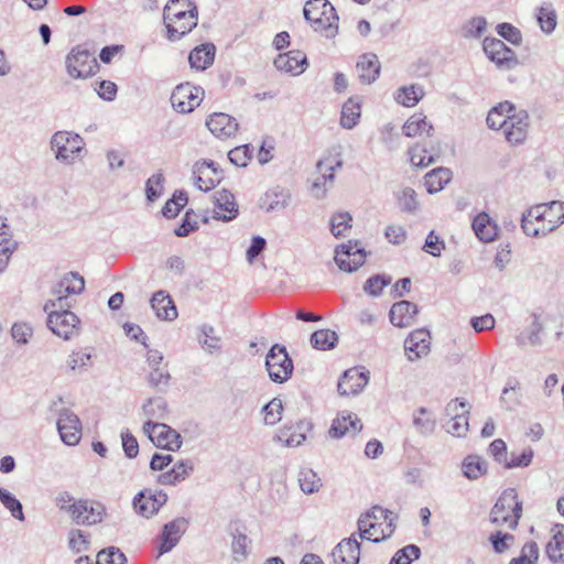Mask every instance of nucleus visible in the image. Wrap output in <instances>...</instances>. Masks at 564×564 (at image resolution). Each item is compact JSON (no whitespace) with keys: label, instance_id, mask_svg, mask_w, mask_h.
Instances as JSON below:
<instances>
[{"label":"nucleus","instance_id":"nucleus-1","mask_svg":"<svg viewBox=\"0 0 564 564\" xmlns=\"http://www.w3.org/2000/svg\"><path fill=\"white\" fill-rule=\"evenodd\" d=\"M392 512L380 506H373L358 519L359 536L379 543L389 538L395 529Z\"/></svg>","mask_w":564,"mask_h":564},{"label":"nucleus","instance_id":"nucleus-2","mask_svg":"<svg viewBox=\"0 0 564 564\" xmlns=\"http://www.w3.org/2000/svg\"><path fill=\"white\" fill-rule=\"evenodd\" d=\"M304 18L314 31L326 39H333L338 33V15L328 0H308L303 9Z\"/></svg>","mask_w":564,"mask_h":564},{"label":"nucleus","instance_id":"nucleus-3","mask_svg":"<svg viewBox=\"0 0 564 564\" xmlns=\"http://www.w3.org/2000/svg\"><path fill=\"white\" fill-rule=\"evenodd\" d=\"M522 516V501L514 488L505 489L490 511V521L514 530Z\"/></svg>","mask_w":564,"mask_h":564},{"label":"nucleus","instance_id":"nucleus-4","mask_svg":"<svg viewBox=\"0 0 564 564\" xmlns=\"http://www.w3.org/2000/svg\"><path fill=\"white\" fill-rule=\"evenodd\" d=\"M50 147L57 162L72 165L83 152L85 142L78 133L61 130L51 137Z\"/></svg>","mask_w":564,"mask_h":564},{"label":"nucleus","instance_id":"nucleus-5","mask_svg":"<svg viewBox=\"0 0 564 564\" xmlns=\"http://www.w3.org/2000/svg\"><path fill=\"white\" fill-rule=\"evenodd\" d=\"M170 8H163V24L166 29V39L171 42L180 41L187 35L198 23V12H194V8L189 13L177 11Z\"/></svg>","mask_w":564,"mask_h":564},{"label":"nucleus","instance_id":"nucleus-6","mask_svg":"<svg viewBox=\"0 0 564 564\" xmlns=\"http://www.w3.org/2000/svg\"><path fill=\"white\" fill-rule=\"evenodd\" d=\"M44 312L47 313V327L54 335L69 340L79 334L80 321L76 314L69 311V307L51 308Z\"/></svg>","mask_w":564,"mask_h":564},{"label":"nucleus","instance_id":"nucleus-7","mask_svg":"<svg viewBox=\"0 0 564 564\" xmlns=\"http://www.w3.org/2000/svg\"><path fill=\"white\" fill-rule=\"evenodd\" d=\"M265 368L273 382L283 383L292 376L293 361L290 358L286 348L274 344L265 357Z\"/></svg>","mask_w":564,"mask_h":564},{"label":"nucleus","instance_id":"nucleus-8","mask_svg":"<svg viewBox=\"0 0 564 564\" xmlns=\"http://www.w3.org/2000/svg\"><path fill=\"white\" fill-rule=\"evenodd\" d=\"M107 516L104 503L91 499H78L74 506L70 520L77 525H96L101 523Z\"/></svg>","mask_w":564,"mask_h":564},{"label":"nucleus","instance_id":"nucleus-9","mask_svg":"<svg viewBox=\"0 0 564 564\" xmlns=\"http://www.w3.org/2000/svg\"><path fill=\"white\" fill-rule=\"evenodd\" d=\"M142 429L144 434L156 447L174 452L182 446L181 435L165 423L144 422Z\"/></svg>","mask_w":564,"mask_h":564},{"label":"nucleus","instance_id":"nucleus-10","mask_svg":"<svg viewBox=\"0 0 564 564\" xmlns=\"http://www.w3.org/2000/svg\"><path fill=\"white\" fill-rule=\"evenodd\" d=\"M66 70L73 78L93 76L97 68L96 58L87 50L74 47L66 56Z\"/></svg>","mask_w":564,"mask_h":564},{"label":"nucleus","instance_id":"nucleus-11","mask_svg":"<svg viewBox=\"0 0 564 564\" xmlns=\"http://www.w3.org/2000/svg\"><path fill=\"white\" fill-rule=\"evenodd\" d=\"M204 90L188 83L177 85L171 95L172 107L180 113H189L203 100Z\"/></svg>","mask_w":564,"mask_h":564},{"label":"nucleus","instance_id":"nucleus-12","mask_svg":"<svg viewBox=\"0 0 564 564\" xmlns=\"http://www.w3.org/2000/svg\"><path fill=\"white\" fill-rule=\"evenodd\" d=\"M482 47L486 56L500 69L509 70L519 64L516 53L499 39L486 37Z\"/></svg>","mask_w":564,"mask_h":564},{"label":"nucleus","instance_id":"nucleus-13","mask_svg":"<svg viewBox=\"0 0 564 564\" xmlns=\"http://www.w3.org/2000/svg\"><path fill=\"white\" fill-rule=\"evenodd\" d=\"M338 268L345 272L358 270L366 261V251L358 241L349 240L335 249L334 258Z\"/></svg>","mask_w":564,"mask_h":564},{"label":"nucleus","instance_id":"nucleus-14","mask_svg":"<svg viewBox=\"0 0 564 564\" xmlns=\"http://www.w3.org/2000/svg\"><path fill=\"white\" fill-rule=\"evenodd\" d=\"M166 501L167 495L164 491L144 489L134 496L132 507L137 514L149 519L156 514Z\"/></svg>","mask_w":564,"mask_h":564},{"label":"nucleus","instance_id":"nucleus-15","mask_svg":"<svg viewBox=\"0 0 564 564\" xmlns=\"http://www.w3.org/2000/svg\"><path fill=\"white\" fill-rule=\"evenodd\" d=\"M57 430L62 441L69 446L78 444L82 437V423L79 417L69 409H62L58 413Z\"/></svg>","mask_w":564,"mask_h":564},{"label":"nucleus","instance_id":"nucleus-16","mask_svg":"<svg viewBox=\"0 0 564 564\" xmlns=\"http://www.w3.org/2000/svg\"><path fill=\"white\" fill-rule=\"evenodd\" d=\"M195 186L204 192L213 189L221 180V171L214 161L196 162L193 166Z\"/></svg>","mask_w":564,"mask_h":564},{"label":"nucleus","instance_id":"nucleus-17","mask_svg":"<svg viewBox=\"0 0 564 564\" xmlns=\"http://www.w3.org/2000/svg\"><path fill=\"white\" fill-rule=\"evenodd\" d=\"M529 128V115L525 110H519L514 108L508 118L507 124L503 129V135L506 140L513 145L521 144L528 134Z\"/></svg>","mask_w":564,"mask_h":564},{"label":"nucleus","instance_id":"nucleus-18","mask_svg":"<svg viewBox=\"0 0 564 564\" xmlns=\"http://www.w3.org/2000/svg\"><path fill=\"white\" fill-rule=\"evenodd\" d=\"M362 430V423L357 414L341 411L333 420L328 434L332 438H341L345 435H356Z\"/></svg>","mask_w":564,"mask_h":564},{"label":"nucleus","instance_id":"nucleus-19","mask_svg":"<svg viewBox=\"0 0 564 564\" xmlns=\"http://www.w3.org/2000/svg\"><path fill=\"white\" fill-rule=\"evenodd\" d=\"M206 127L216 138L225 140L235 137L239 126L236 118L215 112L206 119Z\"/></svg>","mask_w":564,"mask_h":564},{"label":"nucleus","instance_id":"nucleus-20","mask_svg":"<svg viewBox=\"0 0 564 564\" xmlns=\"http://www.w3.org/2000/svg\"><path fill=\"white\" fill-rule=\"evenodd\" d=\"M187 528V520L184 518H176L164 524L161 533V543L159 554L170 552L180 541Z\"/></svg>","mask_w":564,"mask_h":564},{"label":"nucleus","instance_id":"nucleus-21","mask_svg":"<svg viewBox=\"0 0 564 564\" xmlns=\"http://www.w3.org/2000/svg\"><path fill=\"white\" fill-rule=\"evenodd\" d=\"M334 564H358L360 558V544L352 534L343 539L332 552Z\"/></svg>","mask_w":564,"mask_h":564},{"label":"nucleus","instance_id":"nucleus-22","mask_svg":"<svg viewBox=\"0 0 564 564\" xmlns=\"http://www.w3.org/2000/svg\"><path fill=\"white\" fill-rule=\"evenodd\" d=\"M368 376L356 368L344 372L338 381L337 390L340 395H356L360 393L368 383Z\"/></svg>","mask_w":564,"mask_h":564},{"label":"nucleus","instance_id":"nucleus-23","mask_svg":"<svg viewBox=\"0 0 564 564\" xmlns=\"http://www.w3.org/2000/svg\"><path fill=\"white\" fill-rule=\"evenodd\" d=\"M276 69L292 75H300L307 65L306 55L300 50H292L284 54H279L273 62Z\"/></svg>","mask_w":564,"mask_h":564},{"label":"nucleus","instance_id":"nucleus-24","mask_svg":"<svg viewBox=\"0 0 564 564\" xmlns=\"http://www.w3.org/2000/svg\"><path fill=\"white\" fill-rule=\"evenodd\" d=\"M215 210L213 218L223 221H230L238 215V207L235 202L234 195L227 191L221 189L215 193Z\"/></svg>","mask_w":564,"mask_h":564},{"label":"nucleus","instance_id":"nucleus-25","mask_svg":"<svg viewBox=\"0 0 564 564\" xmlns=\"http://www.w3.org/2000/svg\"><path fill=\"white\" fill-rule=\"evenodd\" d=\"M431 335L426 329L412 332L404 341V349L409 352L408 358L413 361L430 351Z\"/></svg>","mask_w":564,"mask_h":564},{"label":"nucleus","instance_id":"nucleus-26","mask_svg":"<svg viewBox=\"0 0 564 564\" xmlns=\"http://www.w3.org/2000/svg\"><path fill=\"white\" fill-rule=\"evenodd\" d=\"M380 69L379 58L373 53L362 54L356 64L358 79L365 85L372 84L379 77Z\"/></svg>","mask_w":564,"mask_h":564},{"label":"nucleus","instance_id":"nucleus-27","mask_svg":"<svg viewBox=\"0 0 564 564\" xmlns=\"http://www.w3.org/2000/svg\"><path fill=\"white\" fill-rule=\"evenodd\" d=\"M417 312V306L410 301L397 302L390 308V322L397 327H409L414 323Z\"/></svg>","mask_w":564,"mask_h":564},{"label":"nucleus","instance_id":"nucleus-28","mask_svg":"<svg viewBox=\"0 0 564 564\" xmlns=\"http://www.w3.org/2000/svg\"><path fill=\"white\" fill-rule=\"evenodd\" d=\"M150 304L156 317L162 321H174L177 317L176 306L165 291L155 292L151 297Z\"/></svg>","mask_w":564,"mask_h":564},{"label":"nucleus","instance_id":"nucleus-29","mask_svg":"<svg viewBox=\"0 0 564 564\" xmlns=\"http://www.w3.org/2000/svg\"><path fill=\"white\" fill-rule=\"evenodd\" d=\"M291 199V195L289 191L274 187L269 189L261 198H260V207L265 212H274L284 209Z\"/></svg>","mask_w":564,"mask_h":564},{"label":"nucleus","instance_id":"nucleus-30","mask_svg":"<svg viewBox=\"0 0 564 564\" xmlns=\"http://www.w3.org/2000/svg\"><path fill=\"white\" fill-rule=\"evenodd\" d=\"M215 45L212 43L202 44L191 51L188 62L192 68L204 70L209 67L215 59Z\"/></svg>","mask_w":564,"mask_h":564},{"label":"nucleus","instance_id":"nucleus-31","mask_svg":"<svg viewBox=\"0 0 564 564\" xmlns=\"http://www.w3.org/2000/svg\"><path fill=\"white\" fill-rule=\"evenodd\" d=\"M433 130V124L422 112L412 115L402 127L403 134L409 138L420 137L424 133L430 137Z\"/></svg>","mask_w":564,"mask_h":564},{"label":"nucleus","instance_id":"nucleus-32","mask_svg":"<svg viewBox=\"0 0 564 564\" xmlns=\"http://www.w3.org/2000/svg\"><path fill=\"white\" fill-rule=\"evenodd\" d=\"M473 229L476 236L485 242H490L498 236V226L488 214L480 213L473 220Z\"/></svg>","mask_w":564,"mask_h":564},{"label":"nucleus","instance_id":"nucleus-33","mask_svg":"<svg viewBox=\"0 0 564 564\" xmlns=\"http://www.w3.org/2000/svg\"><path fill=\"white\" fill-rule=\"evenodd\" d=\"M514 110V105L510 101H503L499 105L495 106L487 115V126L492 130H502L505 129L508 118L511 112Z\"/></svg>","mask_w":564,"mask_h":564},{"label":"nucleus","instance_id":"nucleus-34","mask_svg":"<svg viewBox=\"0 0 564 564\" xmlns=\"http://www.w3.org/2000/svg\"><path fill=\"white\" fill-rule=\"evenodd\" d=\"M142 413L148 419L145 422L165 420L169 415L167 402L162 397L150 398L144 402Z\"/></svg>","mask_w":564,"mask_h":564},{"label":"nucleus","instance_id":"nucleus-35","mask_svg":"<svg viewBox=\"0 0 564 564\" xmlns=\"http://www.w3.org/2000/svg\"><path fill=\"white\" fill-rule=\"evenodd\" d=\"M93 365V355L87 348L73 350L66 358V367L72 372H86Z\"/></svg>","mask_w":564,"mask_h":564},{"label":"nucleus","instance_id":"nucleus-36","mask_svg":"<svg viewBox=\"0 0 564 564\" xmlns=\"http://www.w3.org/2000/svg\"><path fill=\"white\" fill-rule=\"evenodd\" d=\"M316 167L322 174L314 180L312 191L316 198H323L326 193L327 182L333 183L335 178L334 166L328 164L326 161L319 160Z\"/></svg>","mask_w":564,"mask_h":564},{"label":"nucleus","instance_id":"nucleus-37","mask_svg":"<svg viewBox=\"0 0 564 564\" xmlns=\"http://www.w3.org/2000/svg\"><path fill=\"white\" fill-rule=\"evenodd\" d=\"M452 172L445 167H437L429 172L424 177V184L430 194L437 193L451 181Z\"/></svg>","mask_w":564,"mask_h":564},{"label":"nucleus","instance_id":"nucleus-38","mask_svg":"<svg viewBox=\"0 0 564 564\" xmlns=\"http://www.w3.org/2000/svg\"><path fill=\"white\" fill-rule=\"evenodd\" d=\"M215 328L209 324H203L199 327L198 341L202 348L208 354H215L221 351V339L216 336Z\"/></svg>","mask_w":564,"mask_h":564},{"label":"nucleus","instance_id":"nucleus-39","mask_svg":"<svg viewBox=\"0 0 564 564\" xmlns=\"http://www.w3.org/2000/svg\"><path fill=\"white\" fill-rule=\"evenodd\" d=\"M462 471L469 480H476L487 474V463L477 455H468L463 460Z\"/></svg>","mask_w":564,"mask_h":564},{"label":"nucleus","instance_id":"nucleus-40","mask_svg":"<svg viewBox=\"0 0 564 564\" xmlns=\"http://www.w3.org/2000/svg\"><path fill=\"white\" fill-rule=\"evenodd\" d=\"M413 425L419 434L427 436L435 431L436 421L427 409L420 408L413 413Z\"/></svg>","mask_w":564,"mask_h":564},{"label":"nucleus","instance_id":"nucleus-41","mask_svg":"<svg viewBox=\"0 0 564 564\" xmlns=\"http://www.w3.org/2000/svg\"><path fill=\"white\" fill-rule=\"evenodd\" d=\"M547 224L544 227L550 232L564 223V203L553 200L549 204H542Z\"/></svg>","mask_w":564,"mask_h":564},{"label":"nucleus","instance_id":"nucleus-42","mask_svg":"<svg viewBox=\"0 0 564 564\" xmlns=\"http://www.w3.org/2000/svg\"><path fill=\"white\" fill-rule=\"evenodd\" d=\"M338 335L330 329H319L311 335V344L315 349L329 350L335 348Z\"/></svg>","mask_w":564,"mask_h":564},{"label":"nucleus","instance_id":"nucleus-43","mask_svg":"<svg viewBox=\"0 0 564 564\" xmlns=\"http://www.w3.org/2000/svg\"><path fill=\"white\" fill-rule=\"evenodd\" d=\"M423 88L419 85L404 86L398 89L395 100L405 106H415L423 97Z\"/></svg>","mask_w":564,"mask_h":564},{"label":"nucleus","instance_id":"nucleus-44","mask_svg":"<svg viewBox=\"0 0 564 564\" xmlns=\"http://www.w3.org/2000/svg\"><path fill=\"white\" fill-rule=\"evenodd\" d=\"M536 20L545 34H551L557 24V15L552 4H543L539 8Z\"/></svg>","mask_w":564,"mask_h":564},{"label":"nucleus","instance_id":"nucleus-45","mask_svg":"<svg viewBox=\"0 0 564 564\" xmlns=\"http://www.w3.org/2000/svg\"><path fill=\"white\" fill-rule=\"evenodd\" d=\"M360 118V104L352 98L348 99L341 108L340 124L345 129L354 128Z\"/></svg>","mask_w":564,"mask_h":564},{"label":"nucleus","instance_id":"nucleus-46","mask_svg":"<svg viewBox=\"0 0 564 564\" xmlns=\"http://www.w3.org/2000/svg\"><path fill=\"white\" fill-rule=\"evenodd\" d=\"M545 551L552 562L564 561V524L560 525V530L552 536Z\"/></svg>","mask_w":564,"mask_h":564},{"label":"nucleus","instance_id":"nucleus-47","mask_svg":"<svg viewBox=\"0 0 564 564\" xmlns=\"http://www.w3.org/2000/svg\"><path fill=\"white\" fill-rule=\"evenodd\" d=\"M299 484L301 490L306 495L317 492L322 487V480L318 475L308 468L302 469L299 473Z\"/></svg>","mask_w":564,"mask_h":564},{"label":"nucleus","instance_id":"nucleus-48","mask_svg":"<svg viewBox=\"0 0 564 564\" xmlns=\"http://www.w3.org/2000/svg\"><path fill=\"white\" fill-rule=\"evenodd\" d=\"M188 197L185 191H176L162 208V214L166 218H174L181 209L187 204Z\"/></svg>","mask_w":564,"mask_h":564},{"label":"nucleus","instance_id":"nucleus-49","mask_svg":"<svg viewBox=\"0 0 564 564\" xmlns=\"http://www.w3.org/2000/svg\"><path fill=\"white\" fill-rule=\"evenodd\" d=\"M519 388L517 380H509L503 388L500 401L506 410L512 411L520 404V394L517 392Z\"/></svg>","mask_w":564,"mask_h":564},{"label":"nucleus","instance_id":"nucleus-50","mask_svg":"<svg viewBox=\"0 0 564 564\" xmlns=\"http://www.w3.org/2000/svg\"><path fill=\"white\" fill-rule=\"evenodd\" d=\"M421 555V550L415 544H409L397 551L389 564H411Z\"/></svg>","mask_w":564,"mask_h":564},{"label":"nucleus","instance_id":"nucleus-51","mask_svg":"<svg viewBox=\"0 0 564 564\" xmlns=\"http://www.w3.org/2000/svg\"><path fill=\"white\" fill-rule=\"evenodd\" d=\"M410 161L414 166L426 167L436 161L438 155L430 153L426 149L415 145L410 149Z\"/></svg>","mask_w":564,"mask_h":564},{"label":"nucleus","instance_id":"nucleus-52","mask_svg":"<svg viewBox=\"0 0 564 564\" xmlns=\"http://www.w3.org/2000/svg\"><path fill=\"white\" fill-rule=\"evenodd\" d=\"M0 501L18 520H24L22 503L8 490L0 487Z\"/></svg>","mask_w":564,"mask_h":564},{"label":"nucleus","instance_id":"nucleus-53","mask_svg":"<svg viewBox=\"0 0 564 564\" xmlns=\"http://www.w3.org/2000/svg\"><path fill=\"white\" fill-rule=\"evenodd\" d=\"M539 558V547L535 542H527L518 557L510 561L509 564H536Z\"/></svg>","mask_w":564,"mask_h":564},{"label":"nucleus","instance_id":"nucleus-54","mask_svg":"<svg viewBox=\"0 0 564 564\" xmlns=\"http://www.w3.org/2000/svg\"><path fill=\"white\" fill-rule=\"evenodd\" d=\"M487 29V21L482 17H475L468 20L463 26L465 37L478 39Z\"/></svg>","mask_w":564,"mask_h":564},{"label":"nucleus","instance_id":"nucleus-55","mask_svg":"<svg viewBox=\"0 0 564 564\" xmlns=\"http://www.w3.org/2000/svg\"><path fill=\"white\" fill-rule=\"evenodd\" d=\"M126 555L115 546L102 550L97 554L96 564H126Z\"/></svg>","mask_w":564,"mask_h":564},{"label":"nucleus","instance_id":"nucleus-56","mask_svg":"<svg viewBox=\"0 0 564 564\" xmlns=\"http://www.w3.org/2000/svg\"><path fill=\"white\" fill-rule=\"evenodd\" d=\"M351 216L348 213L334 215L330 219V231L339 238L345 236L346 231L351 227Z\"/></svg>","mask_w":564,"mask_h":564},{"label":"nucleus","instance_id":"nucleus-57","mask_svg":"<svg viewBox=\"0 0 564 564\" xmlns=\"http://www.w3.org/2000/svg\"><path fill=\"white\" fill-rule=\"evenodd\" d=\"M66 294H80L85 289V281L77 272H69L62 278Z\"/></svg>","mask_w":564,"mask_h":564},{"label":"nucleus","instance_id":"nucleus-58","mask_svg":"<svg viewBox=\"0 0 564 564\" xmlns=\"http://www.w3.org/2000/svg\"><path fill=\"white\" fill-rule=\"evenodd\" d=\"M283 405L282 401L278 398L272 399L263 408L264 423L268 425L276 424L282 417Z\"/></svg>","mask_w":564,"mask_h":564},{"label":"nucleus","instance_id":"nucleus-59","mask_svg":"<svg viewBox=\"0 0 564 564\" xmlns=\"http://www.w3.org/2000/svg\"><path fill=\"white\" fill-rule=\"evenodd\" d=\"M533 456L534 452L531 447L525 448L521 454L511 452L510 459L505 463V468L528 467L532 463Z\"/></svg>","mask_w":564,"mask_h":564},{"label":"nucleus","instance_id":"nucleus-60","mask_svg":"<svg viewBox=\"0 0 564 564\" xmlns=\"http://www.w3.org/2000/svg\"><path fill=\"white\" fill-rule=\"evenodd\" d=\"M468 412H462V415H456L455 417H451L447 423V432L453 436L463 437L467 434L469 430L468 417L466 416Z\"/></svg>","mask_w":564,"mask_h":564},{"label":"nucleus","instance_id":"nucleus-61","mask_svg":"<svg viewBox=\"0 0 564 564\" xmlns=\"http://www.w3.org/2000/svg\"><path fill=\"white\" fill-rule=\"evenodd\" d=\"M164 176L161 173L153 174L145 183V194L150 202L156 200L163 192Z\"/></svg>","mask_w":564,"mask_h":564},{"label":"nucleus","instance_id":"nucleus-62","mask_svg":"<svg viewBox=\"0 0 564 564\" xmlns=\"http://www.w3.org/2000/svg\"><path fill=\"white\" fill-rule=\"evenodd\" d=\"M399 207L408 213L416 210L419 202L416 199V193L411 187L403 188L398 195Z\"/></svg>","mask_w":564,"mask_h":564},{"label":"nucleus","instance_id":"nucleus-63","mask_svg":"<svg viewBox=\"0 0 564 564\" xmlns=\"http://www.w3.org/2000/svg\"><path fill=\"white\" fill-rule=\"evenodd\" d=\"M13 340L19 345H25L33 335V327L25 322H17L11 327Z\"/></svg>","mask_w":564,"mask_h":564},{"label":"nucleus","instance_id":"nucleus-64","mask_svg":"<svg viewBox=\"0 0 564 564\" xmlns=\"http://www.w3.org/2000/svg\"><path fill=\"white\" fill-rule=\"evenodd\" d=\"M391 283V278L386 275H373L369 278L365 285L364 291L371 295V296H378L381 294L382 289Z\"/></svg>","mask_w":564,"mask_h":564}]
</instances>
